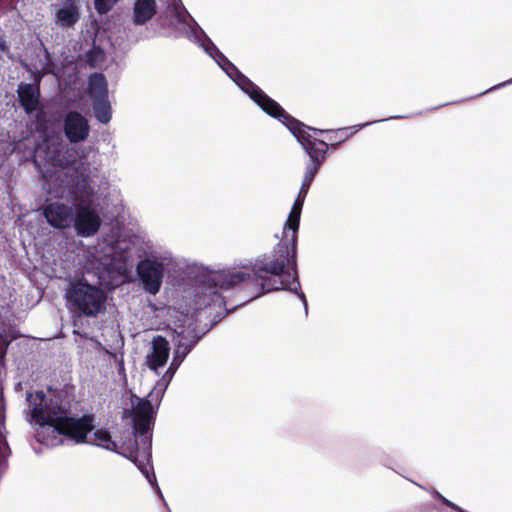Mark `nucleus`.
I'll return each mask as SVG.
<instances>
[{
  "instance_id": "obj_1",
  "label": "nucleus",
  "mask_w": 512,
  "mask_h": 512,
  "mask_svg": "<svg viewBox=\"0 0 512 512\" xmlns=\"http://www.w3.org/2000/svg\"><path fill=\"white\" fill-rule=\"evenodd\" d=\"M159 23L165 35L175 38L183 37L201 47L251 100L265 113L278 119L294 135L309 156L307 163H313L315 167L320 168L326 158L328 144L312 138L310 134V131L319 133V130L306 126L289 115L276 101L242 74L215 46L180 0H170L165 14L159 18Z\"/></svg>"
},
{
  "instance_id": "obj_2",
  "label": "nucleus",
  "mask_w": 512,
  "mask_h": 512,
  "mask_svg": "<svg viewBox=\"0 0 512 512\" xmlns=\"http://www.w3.org/2000/svg\"><path fill=\"white\" fill-rule=\"evenodd\" d=\"M143 246V257L136 265V274L142 290L149 295H157L163 285L166 269L173 265L172 252L155 247L150 240L139 236L129 239L119 238L115 242L101 241L89 254L92 265L98 270L125 275L134 262V250Z\"/></svg>"
},
{
  "instance_id": "obj_3",
  "label": "nucleus",
  "mask_w": 512,
  "mask_h": 512,
  "mask_svg": "<svg viewBox=\"0 0 512 512\" xmlns=\"http://www.w3.org/2000/svg\"><path fill=\"white\" fill-rule=\"evenodd\" d=\"M76 171L78 175L56 195L73 206L60 201L48 202L43 208V215L47 223L55 229L72 227L77 236L90 238L99 232L102 225L100 195L92 185L83 163Z\"/></svg>"
},
{
  "instance_id": "obj_4",
  "label": "nucleus",
  "mask_w": 512,
  "mask_h": 512,
  "mask_svg": "<svg viewBox=\"0 0 512 512\" xmlns=\"http://www.w3.org/2000/svg\"><path fill=\"white\" fill-rule=\"evenodd\" d=\"M26 400L31 411L30 421L40 426L37 440L46 446L63 444L64 439L83 443L93 429V416L71 415L69 402L60 394L47 398L43 391H36L28 393Z\"/></svg>"
},
{
  "instance_id": "obj_5",
  "label": "nucleus",
  "mask_w": 512,
  "mask_h": 512,
  "mask_svg": "<svg viewBox=\"0 0 512 512\" xmlns=\"http://www.w3.org/2000/svg\"><path fill=\"white\" fill-rule=\"evenodd\" d=\"M306 196V193L298 192L284 224L283 238L274 248L271 256H263L256 259L254 267L244 266L213 274L210 277V281H223L224 285H231L241 281H252L256 290L255 294L259 295L263 292V287H267V284L263 282L264 276L261 274L262 271L277 275L285 271L287 267L293 269L296 266L297 232Z\"/></svg>"
},
{
  "instance_id": "obj_6",
  "label": "nucleus",
  "mask_w": 512,
  "mask_h": 512,
  "mask_svg": "<svg viewBox=\"0 0 512 512\" xmlns=\"http://www.w3.org/2000/svg\"><path fill=\"white\" fill-rule=\"evenodd\" d=\"M256 261L254 263L242 264L238 266H233L227 269L218 270V271H209L203 274L200 278L199 284L197 286V292L194 298L195 310L201 311L206 309L218 308L217 311L219 315V319L228 313V310L225 308V301L222 296L223 291H228L230 289L240 287L241 289L247 292L248 299L243 301V304H246L247 301H251L256 299L263 294L273 291V290H289L295 294H297L300 299L303 301L305 310L307 311V302L305 299V295L300 290V283L297 277L296 266L293 269L285 268V271L280 272L275 275L270 272L262 271L261 274L263 277V282L267 284V287H263V292L259 295H256V290L254 289V283L251 281H241L239 283L224 285L223 281H210V277L213 274L221 273L225 271L232 270L234 268H240L244 266L254 267Z\"/></svg>"
},
{
  "instance_id": "obj_7",
  "label": "nucleus",
  "mask_w": 512,
  "mask_h": 512,
  "mask_svg": "<svg viewBox=\"0 0 512 512\" xmlns=\"http://www.w3.org/2000/svg\"><path fill=\"white\" fill-rule=\"evenodd\" d=\"M156 403L149 394L147 397H132L133 406V433L135 436V448L129 452L121 453L131 460L145 476L149 483L155 481V473L151 464V435L150 427L153 423Z\"/></svg>"
},
{
  "instance_id": "obj_8",
  "label": "nucleus",
  "mask_w": 512,
  "mask_h": 512,
  "mask_svg": "<svg viewBox=\"0 0 512 512\" xmlns=\"http://www.w3.org/2000/svg\"><path fill=\"white\" fill-rule=\"evenodd\" d=\"M64 298L68 309L87 317H96L105 310L106 294L84 278L69 279Z\"/></svg>"
},
{
  "instance_id": "obj_9",
  "label": "nucleus",
  "mask_w": 512,
  "mask_h": 512,
  "mask_svg": "<svg viewBox=\"0 0 512 512\" xmlns=\"http://www.w3.org/2000/svg\"><path fill=\"white\" fill-rule=\"evenodd\" d=\"M187 321V326L178 327L175 330V348L173 357L180 361H184L192 348L198 343V341L207 331H198L192 322V319H188Z\"/></svg>"
},
{
  "instance_id": "obj_10",
  "label": "nucleus",
  "mask_w": 512,
  "mask_h": 512,
  "mask_svg": "<svg viewBox=\"0 0 512 512\" xmlns=\"http://www.w3.org/2000/svg\"><path fill=\"white\" fill-rule=\"evenodd\" d=\"M63 129L65 136L71 143L85 141L90 132L88 120L76 111H70L66 114Z\"/></svg>"
},
{
  "instance_id": "obj_11",
  "label": "nucleus",
  "mask_w": 512,
  "mask_h": 512,
  "mask_svg": "<svg viewBox=\"0 0 512 512\" xmlns=\"http://www.w3.org/2000/svg\"><path fill=\"white\" fill-rule=\"evenodd\" d=\"M170 354L169 342L158 335L151 341L150 349L145 357V364L158 374V369L165 366Z\"/></svg>"
},
{
  "instance_id": "obj_12",
  "label": "nucleus",
  "mask_w": 512,
  "mask_h": 512,
  "mask_svg": "<svg viewBox=\"0 0 512 512\" xmlns=\"http://www.w3.org/2000/svg\"><path fill=\"white\" fill-rule=\"evenodd\" d=\"M80 18L76 0H60L54 5V22L61 28L73 27Z\"/></svg>"
},
{
  "instance_id": "obj_13",
  "label": "nucleus",
  "mask_w": 512,
  "mask_h": 512,
  "mask_svg": "<svg viewBox=\"0 0 512 512\" xmlns=\"http://www.w3.org/2000/svg\"><path fill=\"white\" fill-rule=\"evenodd\" d=\"M17 93L19 102L27 114H31L38 109L40 89L37 84L20 83Z\"/></svg>"
},
{
  "instance_id": "obj_14",
  "label": "nucleus",
  "mask_w": 512,
  "mask_h": 512,
  "mask_svg": "<svg viewBox=\"0 0 512 512\" xmlns=\"http://www.w3.org/2000/svg\"><path fill=\"white\" fill-rule=\"evenodd\" d=\"M182 362L183 361H180L173 357L169 367L167 368V370L164 373V375L162 376V378L156 382V384L154 385V388L150 391L149 396L156 403L161 401L169 383L173 379L176 371L178 370V368L180 367Z\"/></svg>"
},
{
  "instance_id": "obj_15",
  "label": "nucleus",
  "mask_w": 512,
  "mask_h": 512,
  "mask_svg": "<svg viewBox=\"0 0 512 512\" xmlns=\"http://www.w3.org/2000/svg\"><path fill=\"white\" fill-rule=\"evenodd\" d=\"M156 14L155 0H135L132 20L135 25H144Z\"/></svg>"
},
{
  "instance_id": "obj_16",
  "label": "nucleus",
  "mask_w": 512,
  "mask_h": 512,
  "mask_svg": "<svg viewBox=\"0 0 512 512\" xmlns=\"http://www.w3.org/2000/svg\"><path fill=\"white\" fill-rule=\"evenodd\" d=\"M1 417H0V478L8 469V458L11 454L10 447L6 439V428H5V409L6 404L1 398Z\"/></svg>"
},
{
  "instance_id": "obj_17",
  "label": "nucleus",
  "mask_w": 512,
  "mask_h": 512,
  "mask_svg": "<svg viewBox=\"0 0 512 512\" xmlns=\"http://www.w3.org/2000/svg\"><path fill=\"white\" fill-rule=\"evenodd\" d=\"M88 94L92 101L108 98V85L102 73L91 74L88 79Z\"/></svg>"
},
{
  "instance_id": "obj_18",
  "label": "nucleus",
  "mask_w": 512,
  "mask_h": 512,
  "mask_svg": "<svg viewBox=\"0 0 512 512\" xmlns=\"http://www.w3.org/2000/svg\"><path fill=\"white\" fill-rule=\"evenodd\" d=\"M387 119H382V120H376V121H371V122H366V123H362V124H358V125H354V126H351V127H346V128H340V129H337V130H319V133L320 134H323V133H334L336 135L335 138L338 139V141L334 144H332V147H336L338 144L346 141L347 139H349L353 134L357 133L358 131H360L362 128L366 127V126H369L371 124H374V123H378V122H382V121H386Z\"/></svg>"
},
{
  "instance_id": "obj_19",
  "label": "nucleus",
  "mask_w": 512,
  "mask_h": 512,
  "mask_svg": "<svg viewBox=\"0 0 512 512\" xmlns=\"http://www.w3.org/2000/svg\"><path fill=\"white\" fill-rule=\"evenodd\" d=\"M93 111L96 119L107 124L112 118V108L108 98L92 101Z\"/></svg>"
},
{
  "instance_id": "obj_20",
  "label": "nucleus",
  "mask_w": 512,
  "mask_h": 512,
  "mask_svg": "<svg viewBox=\"0 0 512 512\" xmlns=\"http://www.w3.org/2000/svg\"><path fill=\"white\" fill-rule=\"evenodd\" d=\"M94 438L96 440V445L109 450L117 452V445L112 440L110 433L107 430L104 429H98L94 432Z\"/></svg>"
},
{
  "instance_id": "obj_21",
  "label": "nucleus",
  "mask_w": 512,
  "mask_h": 512,
  "mask_svg": "<svg viewBox=\"0 0 512 512\" xmlns=\"http://www.w3.org/2000/svg\"><path fill=\"white\" fill-rule=\"evenodd\" d=\"M105 61V52L97 46H93L86 52V62L90 67H99Z\"/></svg>"
},
{
  "instance_id": "obj_22",
  "label": "nucleus",
  "mask_w": 512,
  "mask_h": 512,
  "mask_svg": "<svg viewBox=\"0 0 512 512\" xmlns=\"http://www.w3.org/2000/svg\"><path fill=\"white\" fill-rule=\"evenodd\" d=\"M318 170H319V168L315 167V165L313 163H306L305 173H304L303 181H302L299 191L308 194L310 185H311Z\"/></svg>"
},
{
  "instance_id": "obj_23",
  "label": "nucleus",
  "mask_w": 512,
  "mask_h": 512,
  "mask_svg": "<svg viewBox=\"0 0 512 512\" xmlns=\"http://www.w3.org/2000/svg\"><path fill=\"white\" fill-rule=\"evenodd\" d=\"M119 0H94V6L99 14L109 12Z\"/></svg>"
},
{
  "instance_id": "obj_24",
  "label": "nucleus",
  "mask_w": 512,
  "mask_h": 512,
  "mask_svg": "<svg viewBox=\"0 0 512 512\" xmlns=\"http://www.w3.org/2000/svg\"><path fill=\"white\" fill-rule=\"evenodd\" d=\"M435 497L438 498L439 500H441L446 506H448L449 508H451L452 510H454L456 512H466L461 507H459L455 503L451 502L450 500H448L447 498H445L438 492L435 493Z\"/></svg>"
},
{
  "instance_id": "obj_25",
  "label": "nucleus",
  "mask_w": 512,
  "mask_h": 512,
  "mask_svg": "<svg viewBox=\"0 0 512 512\" xmlns=\"http://www.w3.org/2000/svg\"><path fill=\"white\" fill-rule=\"evenodd\" d=\"M435 497L438 498L439 500H441L446 506H448L449 508H451L452 510H454L456 512H466L461 507H459L455 503L451 502L450 500H448L447 498H445L438 492L435 493Z\"/></svg>"
},
{
  "instance_id": "obj_26",
  "label": "nucleus",
  "mask_w": 512,
  "mask_h": 512,
  "mask_svg": "<svg viewBox=\"0 0 512 512\" xmlns=\"http://www.w3.org/2000/svg\"><path fill=\"white\" fill-rule=\"evenodd\" d=\"M435 497L438 498L439 500H441L446 506H448L449 508H451L452 510H454L456 512H466L461 507H459L455 503L451 502L450 500H448L447 498H445L438 492L435 493Z\"/></svg>"
},
{
  "instance_id": "obj_27",
  "label": "nucleus",
  "mask_w": 512,
  "mask_h": 512,
  "mask_svg": "<svg viewBox=\"0 0 512 512\" xmlns=\"http://www.w3.org/2000/svg\"><path fill=\"white\" fill-rule=\"evenodd\" d=\"M8 51V46L6 44V41L3 39L2 36H0V54L6 53Z\"/></svg>"
},
{
  "instance_id": "obj_28",
  "label": "nucleus",
  "mask_w": 512,
  "mask_h": 512,
  "mask_svg": "<svg viewBox=\"0 0 512 512\" xmlns=\"http://www.w3.org/2000/svg\"><path fill=\"white\" fill-rule=\"evenodd\" d=\"M150 484H151L152 486H154V485L156 486L157 491H158V493L160 494V497H162V498H163V494H161V492H160V488L156 485V480H155V481H153V483H150Z\"/></svg>"
},
{
  "instance_id": "obj_29",
  "label": "nucleus",
  "mask_w": 512,
  "mask_h": 512,
  "mask_svg": "<svg viewBox=\"0 0 512 512\" xmlns=\"http://www.w3.org/2000/svg\"><path fill=\"white\" fill-rule=\"evenodd\" d=\"M403 118V116H391L389 119Z\"/></svg>"
}]
</instances>
